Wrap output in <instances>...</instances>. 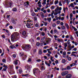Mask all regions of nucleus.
<instances>
[{
  "instance_id": "nucleus-44",
  "label": "nucleus",
  "mask_w": 78,
  "mask_h": 78,
  "mask_svg": "<svg viewBox=\"0 0 78 78\" xmlns=\"http://www.w3.org/2000/svg\"><path fill=\"white\" fill-rule=\"evenodd\" d=\"M44 24L45 26H47V24H48L47 22H45V23H44Z\"/></svg>"
},
{
  "instance_id": "nucleus-8",
  "label": "nucleus",
  "mask_w": 78,
  "mask_h": 78,
  "mask_svg": "<svg viewBox=\"0 0 78 78\" xmlns=\"http://www.w3.org/2000/svg\"><path fill=\"white\" fill-rule=\"evenodd\" d=\"M12 5V2H8L6 4V6H8V7H11V6Z\"/></svg>"
},
{
  "instance_id": "nucleus-6",
  "label": "nucleus",
  "mask_w": 78,
  "mask_h": 78,
  "mask_svg": "<svg viewBox=\"0 0 78 78\" xmlns=\"http://www.w3.org/2000/svg\"><path fill=\"white\" fill-rule=\"evenodd\" d=\"M61 74L62 76H66L67 74H69V72L68 71H64L61 73Z\"/></svg>"
},
{
  "instance_id": "nucleus-36",
  "label": "nucleus",
  "mask_w": 78,
  "mask_h": 78,
  "mask_svg": "<svg viewBox=\"0 0 78 78\" xmlns=\"http://www.w3.org/2000/svg\"><path fill=\"white\" fill-rule=\"evenodd\" d=\"M67 44H70V40H68V41L67 42Z\"/></svg>"
},
{
  "instance_id": "nucleus-43",
  "label": "nucleus",
  "mask_w": 78,
  "mask_h": 78,
  "mask_svg": "<svg viewBox=\"0 0 78 78\" xmlns=\"http://www.w3.org/2000/svg\"><path fill=\"white\" fill-rule=\"evenodd\" d=\"M45 64H46V65H48V66H49V64H48V62H47V61H45Z\"/></svg>"
},
{
  "instance_id": "nucleus-9",
  "label": "nucleus",
  "mask_w": 78,
  "mask_h": 78,
  "mask_svg": "<svg viewBox=\"0 0 78 78\" xmlns=\"http://www.w3.org/2000/svg\"><path fill=\"white\" fill-rule=\"evenodd\" d=\"M22 34L23 35V37L24 38H26V37L27 36V34H26V32L25 31H23Z\"/></svg>"
},
{
  "instance_id": "nucleus-14",
  "label": "nucleus",
  "mask_w": 78,
  "mask_h": 78,
  "mask_svg": "<svg viewBox=\"0 0 78 78\" xmlns=\"http://www.w3.org/2000/svg\"><path fill=\"white\" fill-rule=\"evenodd\" d=\"M45 37H44L42 38H41V42H43V43H44V42H45V41H44V39H45Z\"/></svg>"
},
{
  "instance_id": "nucleus-24",
  "label": "nucleus",
  "mask_w": 78,
  "mask_h": 78,
  "mask_svg": "<svg viewBox=\"0 0 78 78\" xmlns=\"http://www.w3.org/2000/svg\"><path fill=\"white\" fill-rule=\"evenodd\" d=\"M48 5H49V3L46 4V5L45 6L46 8H48Z\"/></svg>"
},
{
  "instance_id": "nucleus-31",
  "label": "nucleus",
  "mask_w": 78,
  "mask_h": 78,
  "mask_svg": "<svg viewBox=\"0 0 78 78\" xmlns=\"http://www.w3.org/2000/svg\"><path fill=\"white\" fill-rule=\"evenodd\" d=\"M44 20L45 21L48 20V22H49V18H47V19L46 18H44Z\"/></svg>"
},
{
  "instance_id": "nucleus-15",
  "label": "nucleus",
  "mask_w": 78,
  "mask_h": 78,
  "mask_svg": "<svg viewBox=\"0 0 78 78\" xmlns=\"http://www.w3.org/2000/svg\"><path fill=\"white\" fill-rule=\"evenodd\" d=\"M43 53V52H42V50H41V49H39L38 54L41 55Z\"/></svg>"
},
{
  "instance_id": "nucleus-11",
  "label": "nucleus",
  "mask_w": 78,
  "mask_h": 78,
  "mask_svg": "<svg viewBox=\"0 0 78 78\" xmlns=\"http://www.w3.org/2000/svg\"><path fill=\"white\" fill-rule=\"evenodd\" d=\"M72 77V75L71 74H68L66 76V78H70Z\"/></svg>"
},
{
  "instance_id": "nucleus-54",
  "label": "nucleus",
  "mask_w": 78,
  "mask_h": 78,
  "mask_svg": "<svg viewBox=\"0 0 78 78\" xmlns=\"http://www.w3.org/2000/svg\"><path fill=\"white\" fill-rule=\"evenodd\" d=\"M12 22L14 23V24H16V22L14 20H12Z\"/></svg>"
},
{
  "instance_id": "nucleus-62",
  "label": "nucleus",
  "mask_w": 78,
  "mask_h": 78,
  "mask_svg": "<svg viewBox=\"0 0 78 78\" xmlns=\"http://www.w3.org/2000/svg\"><path fill=\"white\" fill-rule=\"evenodd\" d=\"M5 61L6 60H5V59H2V62H5Z\"/></svg>"
},
{
  "instance_id": "nucleus-51",
  "label": "nucleus",
  "mask_w": 78,
  "mask_h": 78,
  "mask_svg": "<svg viewBox=\"0 0 78 78\" xmlns=\"http://www.w3.org/2000/svg\"><path fill=\"white\" fill-rule=\"evenodd\" d=\"M37 5H40V4H41V1H38L37 3Z\"/></svg>"
},
{
  "instance_id": "nucleus-50",
  "label": "nucleus",
  "mask_w": 78,
  "mask_h": 78,
  "mask_svg": "<svg viewBox=\"0 0 78 78\" xmlns=\"http://www.w3.org/2000/svg\"><path fill=\"white\" fill-rule=\"evenodd\" d=\"M54 32L55 33H57V30L55 29L54 30Z\"/></svg>"
},
{
  "instance_id": "nucleus-33",
  "label": "nucleus",
  "mask_w": 78,
  "mask_h": 78,
  "mask_svg": "<svg viewBox=\"0 0 78 78\" xmlns=\"http://www.w3.org/2000/svg\"><path fill=\"white\" fill-rule=\"evenodd\" d=\"M69 37H70V39H71V40H73V37H72V36H70Z\"/></svg>"
},
{
  "instance_id": "nucleus-26",
  "label": "nucleus",
  "mask_w": 78,
  "mask_h": 78,
  "mask_svg": "<svg viewBox=\"0 0 78 78\" xmlns=\"http://www.w3.org/2000/svg\"><path fill=\"white\" fill-rule=\"evenodd\" d=\"M58 3L59 4V6H62V5L61 3V1H60Z\"/></svg>"
},
{
  "instance_id": "nucleus-4",
  "label": "nucleus",
  "mask_w": 78,
  "mask_h": 78,
  "mask_svg": "<svg viewBox=\"0 0 78 78\" xmlns=\"http://www.w3.org/2000/svg\"><path fill=\"white\" fill-rule=\"evenodd\" d=\"M33 73L34 74V75L36 74V73L37 74L39 75H40L41 71H40V70H39V69L37 68L34 69L33 70Z\"/></svg>"
},
{
  "instance_id": "nucleus-38",
  "label": "nucleus",
  "mask_w": 78,
  "mask_h": 78,
  "mask_svg": "<svg viewBox=\"0 0 78 78\" xmlns=\"http://www.w3.org/2000/svg\"><path fill=\"white\" fill-rule=\"evenodd\" d=\"M41 17H43V19L44 17V13H42L41 14Z\"/></svg>"
},
{
  "instance_id": "nucleus-35",
  "label": "nucleus",
  "mask_w": 78,
  "mask_h": 78,
  "mask_svg": "<svg viewBox=\"0 0 78 78\" xmlns=\"http://www.w3.org/2000/svg\"><path fill=\"white\" fill-rule=\"evenodd\" d=\"M68 61H71V60H72V58L70 57H68Z\"/></svg>"
},
{
  "instance_id": "nucleus-37",
  "label": "nucleus",
  "mask_w": 78,
  "mask_h": 78,
  "mask_svg": "<svg viewBox=\"0 0 78 78\" xmlns=\"http://www.w3.org/2000/svg\"><path fill=\"white\" fill-rule=\"evenodd\" d=\"M51 58H50V59L51 60V61H52V62H53V61H54V60H53V57L51 56Z\"/></svg>"
},
{
  "instance_id": "nucleus-29",
  "label": "nucleus",
  "mask_w": 78,
  "mask_h": 78,
  "mask_svg": "<svg viewBox=\"0 0 78 78\" xmlns=\"http://www.w3.org/2000/svg\"><path fill=\"white\" fill-rule=\"evenodd\" d=\"M46 43L47 44H49V39H48L47 40Z\"/></svg>"
},
{
  "instance_id": "nucleus-25",
  "label": "nucleus",
  "mask_w": 78,
  "mask_h": 78,
  "mask_svg": "<svg viewBox=\"0 0 78 78\" xmlns=\"http://www.w3.org/2000/svg\"><path fill=\"white\" fill-rule=\"evenodd\" d=\"M63 56H66V51H64L63 52Z\"/></svg>"
},
{
  "instance_id": "nucleus-47",
  "label": "nucleus",
  "mask_w": 78,
  "mask_h": 78,
  "mask_svg": "<svg viewBox=\"0 0 78 78\" xmlns=\"http://www.w3.org/2000/svg\"><path fill=\"white\" fill-rule=\"evenodd\" d=\"M3 67H5V69H8V67H7V66H6V65H4Z\"/></svg>"
},
{
  "instance_id": "nucleus-30",
  "label": "nucleus",
  "mask_w": 78,
  "mask_h": 78,
  "mask_svg": "<svg viewBox=\"0 0 78 78\" xmlns=\"http://www.w3.org/2000/svg\"><path fill=\"white\" fill-rule=\"evenodd\" d=\"M13 11H17V9L14 8L12 9Z\"/></svg>"
},
{
  "instance_id": "nucleus-12",
  "label": "nucleus",
  "mask_w": 78,
  "mask_h": 78,
  "mask_svg": "<svg viewBox=\"0 0 78 78\" xmlns=\"http://www.w3.org/2000/svg\"><path fill=\"white\" fill-rule=\"evenodd\" d=\"M71 48H70L69 49V48H68L67 50L68 51H71L72 50V48H74L75 47V46L74 45H73L71 47Z\"/></svg>"
},
{
  "instance_id": "nucleus-58",
  "label": "nucleus",
  "mask_w": 78,
  "mask_h": 78,
  "mask_svg": "<svg viewBox=\"0 0 78 78\" xmlns=\"http://www.w3.org/2000/svg\"><path fill=\"white\" fill-rule=\"evenodd\" d=\"M61 20H64V17H62L61 18Z\"/></svg>"
},
{
  "instance_id": "nucleus-34",
  "label": "nucleus",
  "mask_w": 78,
  "mask_h": 78,
  "mask_svg": "<svg viewBox=\"0 0 78 78\" xmlns=\"http://www.w3.org/2000/svg\"><path fill=\"white\" fill-rule=\"evenodd\" d=\"M66 60L65 59H63L62 60V63H65L66 62Z\"/></svg>"
},
{
  "instance_id": "nucleus-23",
  "label": "nucleus",
  "mask_w": 78,
  "mask_h": 78,
  "mask_svg": "<svg viewBox=\"0 0 78 78\" xmlns=\"http://www.w3.org/2000/svg\"><path fill=\"white\" fill-rule=\"evenodd\" d=\"M71 69V68L69 66H67V67H66V69L67 70H70V69Z\"/></svg>"
},
{
  "instance_id": "nucleus-10",
  "label": "nucleus",
  "mask_w": 78,
  "mask_h": 78,
  "mask_svg": "<svg viewBox=\"0 0 78 78\" xmlns=\"http://www.w3.org/2000/svg\"><path fill=\"white\" fill-rule=\"evenodd\" d=\"M24 6H25L26 7H28L29 5V2L27 1L26 2H24Z\"/></svg>"
},
{
  "instance_id": "nucleus-13",
  "label": "nucleus",
  "mask_w": 78,
  "mask_h": 78,
  "mask_svg": "<svg viewBox=\"0 0 78 78\" xmlns=\"http://www.w3.org/2000/svg\"><path fill=\"white\" fill-rule=\"evenodd\" d=\"M67 43H64V49H65V50H67Z\"/></svg>"
},
{
  "instance_id": "nucleus-3",
  "label": "nucleus",
  "mask_w": 78,
  "mask_h": 78,
  "mask_svg": "<svg viewBox=\"0 0 78 78\" xmlns=\"http://www.w3.org/2000/svg\"><path fill=\"white\" fill-rule=\"evenodd\" d=\"M22 47L23 50H25L26 51H28L31 50V46L30 45L23 46H22Z\"/></svg>"
},
{
  "instance_id": "nucleus-41",
  "label": "nucleus",
  "mask_w": 78,
  "mask_h": 78,
  "mask_svg": "<svg viewBox=\"0 0 78 78\" xmlns=\"http://www.w3.org/2000/svg\"><path fill=\"white\" fill-rule=\"evenodd\" d=\"M30 42H34V39L33 38H31L30 41L29 40Z\"/></svg>"
},
{
  "instance_id": "nucleus-1",
  "label": "nucleus",
  "mask_w": 78,
  "mask_h": 78,
  "mask_svg": "<svg viewBox=\"0 0 78 78\" xmlns=\"http://www.w3.org/2000/svg\"><path fill=\"white\" fill-rule=\"evenodd\" d=\"M20 38L19 33L18 32H14L11 36V41L12 42H14L19 40Z\"/></svg>"
},
{
  "instance_id": "nucleus-59",
  "label": "nucleus",
  "mask_w": 78,
  "mask_h": 78,
  "mask_svg": "<svg viewBox=\"0 0 78 78\" xmlns=\"http://www.w3.org/2000/svg\"><path fill=\"white\" fill-rule=\"evenodd\" d=\"M44 57L45 59H47V57L46 56H44Z\"/></svg>"
},
{
  "instance_id": "nucleus-48",
  "label": "nucleus",
  "mask_w": 78,
  "mask_h": 78,
  "mask_svg": "<svg viewBox=\"0 0 78 78\" xmlns=\"http://www.w3.org/2000/svg\"><path fill=\"white\" fill-rule=\"evenodd\" d=\"M47 51L46 50H44L43 51V53H47Z\"/></svg>"
},
{
  "instance_id": "nucleus-64",
  "label": "nucleus",
  "mask_w": 78,
  "mask_h": 78,
  "mask_svg": "<svg viewBox=\"0 0 78 78\" xmlns=\"http://www.w3.org/2000/svg\"><path fill=\"white\" fill-rule=\"evenodd\" d=\"M12 56L13 58H16V54H13L12 55Z\"/></svg>"
},
{
  "instance_id": "nucleus-57",
  "label": "nucleus",
  "mask_w": 78,
  "mask_h": 78,
  "mask_svg": "<svg viewBox=\"0 0 78 78\" xmlns=\"http://www.w3.org/2000/svg\"><path fill=\"white\" fill-rule=\"evenodd\" d=\"M73 50H74V51H76V50H77V49H76V48H75Z\"/></svg>"
},
{
  "instance_id": "nucleus-27",
  "label": "nucleus",
  "mask_w": 78,
  "mask_h": 78,
  "mask_svg": "<svg viewBox=\"0 0 78 78\" xmlns=\"http://www.w3.org/2000/svg\"><path fill=\"white\" fill-rule=\"evenodd\" d=\"M70 6H71L72 8H73V7H74V6H73V3H71Z\"/></svg>"
},
{
  "instance_id": "nucleus-55",
  "label": "nucleus",
  "mask_w": 78,
  "mask_h": 78,
  "mask_svg": "<svg viewBox=\"0 0 78 78\" xmlns=\"http://www.w3.org/2000/svg\"><path fill=\"white\" fill-rule=\"evenodd\" d=\"M73 14H75L76 13V12H75V11L73 10Z\"/></svg>"
},
{
  "instance_id": "nucleus-63",
  "label": "nucleus",
  "mask_w": 78,
  "mask_h": 78,
  "mask_svg": "<svg viewBox=\"0 0 78 78\" xmlns=\"http://www.w3.org/2000/svg\"><path fill=\"white\" fill-rule=\"evenodd\" d=\"M48 47L47 46H46L44 47V49H47V48H48Z\"/></svg>"
},
{
  "instance_id": "nucleus-7",
  "label": "nucleus",
  "mask_w": 78,
  "mask_h": 78,
  "mask_svg": "<svg viewBox=\"0 0 78 78\" xmlns=\"http://www.w3.org/2000/svg\"><path fill=\"white\" fill-rule=\"evenodd\" d=\"M25 68L26 70H30L31 69V66L28 65H26L25 66Z\"/></svg>"
},
{
  "instance_id": "nucleus-19",
  "label": "nucleus",
  "mask_w": 78,
  "mask_h": 78,
  "mask_svg": "<svg viewBox=\"0 0 78 78\" xmlns=\"http://www.w3.org/2000/svg\"><path fill=\"white\" fill-rule=\"evenodd\" d=\"M68 45V46L67 47V48H69V49H70V48H71V46H72V44H71L70 43Z\"/></svg>"
},
{
  "instance_id": "nucleus-45",
  "label": "nucleus",
  "mask_w": 78,
  "mask_h": 78,
  "mask_svg": "<svg viewBox=\"0 0 78 78\" xmlns=\"http://www.w3.org/2000/svg\"><path fill=\"white\" fill-rule=\"evenodd\" d=\"M37 62H40V61H41V60L40 59H38V60H37Z\"/></svg>"
},
{
  "instance_id": "nucleus-2",
  "label": "nucleus",
  "mask_w": 78,
  "mask_h": 78,
  "mask_svg": "<svg viewBox=\"0 0 78 78\" xmlns=\"http://www.w3.org/2000/svg\"><path fill=\"white\" fill-rule=\"evenodd\" d=\"M62 9L61 7L59 8V7L58 6L57 7L56 9L55 10V12L54 13L55 16H56L58 15V14H60L61 13V11Z\"/></svg>"
},
{
  "instance_id": "nucleus-21",
  "label": "nucleus",
  "mask_w": 78,
  "mask_h": 78,
  "mask_svg": "<svg viewBox=\"0 0 78 78\" xmlns=\"http://www.w3.org/2000/svg\"><path fill=\"white\" fill-rule=\"evenodd\" d=\"M23 52H21L20 53V56H23Z\"/></svg>"
},
{
  "instance_id": "nucleus-61",
  "label": "nucleus",
  "mask_w": 78,
  "mask_h": 78,
  "mask_svg": "<svg viewBox=\"0 0 78 78\" xmlns=\"http://www.w3.org/2000/svg\"><path fill=\"white\" fill-rule=\"evenodd\" d=\"M31 59L30 58H29L28 60V62H31Z\"/></svg>"
},
{
  "instance_id": "nucleus-49",
  "label": "nucleus",
  "mask_w": 78,
  "mask_h": 78,
  "mask_svg": "<svg viewBox=\"0 0 78 78\" xmlns=\"http://www.w3.org/2000/svg\"><path fill=\"white\" fill-rule=\"evenodd\" d=\"M67 69L66 68H62V70H66Z\"/></svg>"
},
{
  "instance_id": "nucleus-42",
  "label": "nucleus",
  "mask_w": 78,
  "mask_h": 78,
  "mask_svg": "<svg viewBox=\"0 0 78 78\" xmlns=\"http://www.w3.org/2000/svg\"><path fill=\"white\" fill-rule=\"evenodd\" d=\"M9 28L10 29H11V30H12V28H13V27L12 26H9Z\"/></svg>"
},
{
  "instance_id": "nucleus-56",
  "label": "nucleus",
  "mask_w": 78,
  "mask_h": 78,
  "mask_svg": "<svg viewBox=\"0 0 78 78\" xmlns=\"http://www.w3.org/2000/svg\"><path fill=\"white\" fill-rule=\"evenodd\" d=\"M51 9H55V6H52L51 7Z\"/></svg>"
},
{
  "instance_id": "nucleus-16",
  "label": "nucleus",
  "mask_w": 78,
  "mask_h": 78,
  "mask_svg": "<svg viewBox=\"0 0 78 78\" xmlns=\"http://www.w3.org/2000/svg\"><path fill=\"white\" fill-rule=\"evenodd\" d=\"M16 61H13V63L15 64V66H17V65L18 64V62H17L18 60H16Z\"/></svg>"
},
{
  "instance_id": "nucleus-28",
  "label": "nucleus",
  "mask_w": 78,
  "mask_h": 78,
  "mask_svg": "<svg viewBox=\"0 0 78 78\" xmlns=\"http://www.w3.org/2000/svg\"><path fill=\"white\" fill-rule=\"evenodd\" d=\"M54 3H55V5H56V4H58V0L55 1Z\"/></svg>"
},
{
  "instance_id": "nucleus-60",
  "label": "nucleus",
  "mask_w": 78,
  "mask_h": 78,
  "mask_svg": "<svg viewBox=\"0 0 78 78\" xmlns=\"http://www.w3.org/2000/svg\"><path fill=\"white\" fill-rule=\"evenodd\" d=\"M41 34L43 36H45V33L44 32H42V33H41Z\"/></svg>"
},
{
  "instance_id": "nucleus-18",
  "label": "nucleus",
  "mask_w": 78,
  "mask_h": 78,
  "mask_svg": "<svg viewBox=\"0 0 78 78\" xmlns=\"http://www.w3.org/2000/svg\"><path fill=\"white\" fill-rule=\"evenodd\" d=\"M73 17V14L72 13H70V18L71 20H72L73 18L72 17Z\"/></svg>"
},
{
  "instance_id": "nucleus-46",
  "label": "nucleus",
  "mask_w": 78,
  "mask_h": 78,
  "mask_svg": "<svg viewBox=\"0 0 78 78\" xmlns=\"http://www.w3.org/2000/svg\"><path fill=\"white\" fill-rule=\"evenodd\" d=\"M52 27H56V24L55 23L52 24Z\"/></svg>"
},
{
  "instance_id": "nucleus-39",
  "label": "nucleus",
  "mask_w": 78,
  "mask_h": 78,
  "mask_svg": "<svg viewBox=\"0 0 78 78\" xmlns=\"http://www.w3.org/2000/svg\"><path fill=\"white\" fill-rule=\"evenodd\" d=\"M32 16H36V14H35V13L33 12L32 13Z\"/></svg>"
},
{
  "instance_id": "nucleus-5",
  "label": "nucleus",
  "mask_w": 78,
  "mask_h": 78,
  "mask_svg": "<svg viewBox=\"0 0 78 78\" xmlns=\"http://www.w3.org/2000/svg\"><path fill=\"white\" fill-rule=\"evenodd\" d=\"M31 20H30V19L28 20L27 21H26V23H27L26 24V26L28 28H31Z\"/></svg>"
},
{
  "instance_id": "nucleus-52",
  "label": "nucleus",
  "mask_w": 78,
  "mask_h": 78,
  "mask_svg": "<svg viewBox=\"0 0 78 78\" xmlns=\"http://www.w3.org/2000/svg\"><path fill=\"white\" fill-rule=\"evenodd\" d=\"M35 27H39V24H38V23L36 24Z\"/></svg>"
},
{
  "instance_id": "nucleus-40",
  "label": "nucleus",
  "mask_w": 78,
  "mask_h": 78,
  "mask_svg": "<svg viewBox=\"0 0 78 78\" xmlns=\"http://www.w3.org/2000/svg\"><path fill=\"white\" fill-rule=\"evenodd\" d=\"M37 46L38 47H39V45H40V43L39 42H37L36 43Z\"/></svg>"
},
{
  "instance_id": "nucleus-22",
  "label": "nucleus",
  "mask_w": 78,
  "mask_h": 78,
  "mask_svg": "<svg viewBox=\"0 0 78 78\" xmlns=\"http://www.w3.org/2000/svg\"><path fill=\"white\" fill-rule=\"evenodd\" d=\"M66 25L67 29H69V25H68V24L67 23H66Z\"/></svg>"
},
{
  "instance_id": "nucleus-53",
  "label": "nucleus",
  "mask_w": 78,
  "mask_h": 78,
  "mask_svg": "<svg viewBox=\"0 0 78 78\" xmlns=\"http://www.w3.org/2000/svg\"><path fill=\"white\" fill-rule=\"evenodd\" d=\"M19 72L20 73H22V70L21 69H19Z\"/></svg>"
},
{
  "instance_id": "nucleus-17",
  "label": "nucleus",
  "mask_w": 78,
  "mask_h": 78,
  "mask_svg": "<svg viewBox=\"0 0 78 78\" xmlns=\"http://www.w3.org/2000/svg\"><path fill=\"white\" fill-rule=\"evenodd\" d=\"M55 13V11L54 10L52 11V13H51V18L53 19L54 18V16H53V13Z\"/></svg>"
},
{
  "instance_id": "nucleus-20",
  "label": "nucleus",
  "mask_w": 78,
  "mask_h": 78,
  "mask_svg": "<svg viewBox=\"0 0 78 78\" xmlns=\"http://www.w3.org/2000/svg\"><path fill=\"white\" fill-rule=\"evenodd\" d=\"M46 1H47V0H43V2L42 3V5H45L46 4Z\"/></svg>"
},
{
  "instance_id": "nucleus-32",
  "label": "nucleus",
  "mask_w": 78,
  "mask_h": 78,
  "mask_svg": "<svg viewBox=\"0 0 78 78\" xmlns=\"http://www.w3.org/2000/svg\"><path fill=\"white\" fill-rule=\"evenodd\" d=\"M61 28L62 30H64L65 28V26H62L61 27Z\"/></svg>"
}]
</instances>
